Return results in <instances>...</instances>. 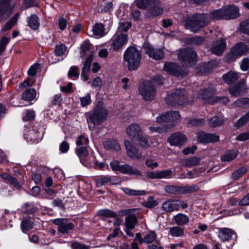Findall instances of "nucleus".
Listing matches in <instances>:
<instances>
[{"instance_id": "ddd939ff", "label": "nucleus", "mask_w": 249, "mask_h": 249, "mask_svg": "<svg viewBox=\"0 0 249 249\" xmlns=\"http://www.w3.org/2000/svg\"><path fill=\"white\" fill-rule=\"evenodd\" d=\"M14 6L11 0H0V20L8 18L13 12Z\"/></svg>"}, {"instance_id": "c03bdc74", "label": "nucleus", "mask_w": 249, "mask_h": 249, "mask_svg": "<svg viewBox=\"0 0 249 249\" xmlns=\"http://www.w3.org/2000/svg\"><path fill=\"white\" fill-rule=\"evenodd\" d=\"M19 16V14H15L11 19L8 21L4 27L2 29V31H4L11 29L13 26L17 22L18 18Z\"/></svg>"}, {"instance_id": "6e6552de", "label": "nucleus", "mask_w": 249, "mask_h": 249, "mask_svg": "<svg viewBox=\"0 0 249 249\" xmlns=\"http://www.w3.org/2000/svg\"><path fill=\"white\" fill-rule=\"evenodd\" d=\"M249 49L247 45L243 43L236 44L231 50L230 52L227 55L228 61H233L242 55L249 53Z\"/></svg>"}, {"instance_id": "a18cd8bd", "label": "nucleus", "mask_w": 249, "mask_h": 249, "mask_svg": "<svg viewBox=\"0 0 249 249\" xmlns=\"http://www.w3.org/2000/svg\"><path fill=\"white\" fill-rule=\"evenodd\" d=\"M169 233L172 236H181L184 234V230L179 227L175 226L170 228Z\"/></svg>"}, {"instance_id": "6ab92c4d", "label": "nucleus", "mask_w": 249, "mask_h": 249, "mask_svg": "<svg viewBox=\"0 0 249 249\" xmlns=\"http://www.w3.org/2000/svg\"><path fill=\"white\" fill-rule=\"evenodd\" d=\"M144 49L146 53L155 60H160L164 57V53L161 49H156L151 46H146Z\"/></svg>"}, {"instance_id": "4be33fe9", "label": "nucleus", "mask_w": 249, "mask_h": 249, "mask_svg": "<svg viewBox=\"0 0 249 249\" xmlns=\"http://www.w3.org/2000/svg\"><path fill=\"white\" fill-rule=\"evenodd\" d=\"M126 132L129 137L134 140L141 134V128L139 124H132L126 128Z\"/></svg>"}, {"instance_id": "412c9836", "label": "nucleus", "mask_w": 249, "mask_h": 249, "mask_svg": "<svg viewBox=\"0 0 249 249\" xmlns=\"http://www.w3.org/2000/svg\"><path fill=\"white\" fill-rule=\"evenodd\" d=\"M93 57V54L89 55L84 62L81 73V78L84 81H86L89 79V70Z\"/></svg>"}, {"instance_id": "79ce46f5", "label": "nucleus", "mask_w": 249, "mask_h": 249, "mask_svg": "<svg viewBox=\"0 0 249 249\" xmlns=\"http://www.w3.org/2000/svg\"><path fill=\"white\" fill-rule=\"evenodd\" d=\"M33 227V222L28 219L23 220L21 223V229L22 231L24 233L32 229Z\"/></svg>"}, {"instance_id": "a19ab883", "label": "nucleus", "mask_w": 249, "mask_h": 249, "mask_svg": "<svg viewBox=\"0 0 249 249\" xmlns=\"http://www.w3.org/2000/svg\"><path fill=\"white\" fill-rule=\"evenodd\" d=\"M112 177L109 176H102L96 179V183L98 187H101L104 184L111 182Z\"/></svg>"}, {"instance_id": "20e7f679", "label": "nucleus", "mask_w": 249, "mask_h": 249, "mask_svg": "<svg viewBox=\"0 0 249 249\" xmlns=\"http://www.w3.org/2000/svg\"><path fill=\"white\" fill-rule=\"evenodd\" d=\"M178 57L182 65L187 67L194 65L197 60L196 53L189 48L180 50L178 53Z\"/></svg>"}, {"instance_id": "473e14b6", "label": "nucleus", "mask_w": 249, "mask_h": 249, "mask_svg": "<svg viewBox=\"0 0 249 249\" xmlns=\"http://www.w3.org/2000/svg\"><path fill=\"white\" fill-rule=\"evenodd\" d=\"M174 220L178 225L182 226L188 223L189 219L186 214L179 213L174 217Z\"/></svg>"}, {"instance_id": "de8ad7c7", "label": "nucleus", "mask_w": 249, "mask_h": 249, "mask_svg": "<svg viewBox=\"0 0 249 249\" xmlns=\"http://www.w3.org/2000/svg\"><path fill=\"white\" fill-rule=\"evenodd\" d=\"M229 92L231 96L237 97L243 94L242 88L240 86H233L229 89Z\"/></svg>"}, {"instance_id": "f704fd0d", "label": "nucleus", "mask_w": 249, "mask_h": 249, "mask_svg": "<svg viewBox=\"0 0 249 249\" xmlns=\"http://www.w3.org/2000/svg\"><path fill=\"white\" fill-rule=\"evenodd\" d=\"M156 0H136V6L142 9H147L153 3H156Z\"/></svg>"}, {"instance_id": "37998d69", "label": "nucleus", "mask_w": 249, "mask_h": 249, "mask_svg": "<svg viewBox=\"0 0 249 249\" xmlns=\"http://www.w3.org/2000/svg\"><path fill=\"white\" fill-rule=\"evenodd\" d=\"M223 117L220 116H214L209 120V124L213 127L220 125L223 124Z\"/></svg>"}, {"instance_id": "052dcab7", "label": "nucleus", "mask_w": 249, "mask_h": 249, "mask_svg": "<svg viewBox=\"0 0 249 249\" xmlns=\"http://www.w3.org/2000/svg\"><path fill=\"white\" fill-rule=\"evenodd\" d=\"M249 121V111L244 116H243L242 118L239 119L237 123L236 126L238 127H240L243 125H244L248 121Z\"/></svg>"}, {"instance_id": "a878e982", "label": "nucleus", "mask_w": 249, "mask_h": 249, "mask_svg": "<svg viewBox=\"0 0 249 249\" xmlns=\"http://www.w3.org/2000/svg\"><path fill=\"white\" fill-rule=\"evenodd\" d=\"M177 200H169L162 204V209L166 212L178 211V204Z\"/></svg>"}, {"instance_id": "3c124183", "label": "nucleus", "mask_w": 249, "mask_h": 249, "mask_svg": "<svg viewBox=\"0 0 249 249\" xmlns=\"http://www.w3.org/2000/svg\"><path fill=\"white\" fill-rule=\"evenodd\" d=\"M132 26V24L130 22H122L120 23L118 30L121 33L126 32Z\"/></svg>"}, {"instance_id": "09e8293b", "label": "nucleus", "mask_w": 249, "mask_h": 249, "mask_svg": "<svg viewBox=\"0 0 249 249\" xmlns=\"http://www.w3.org/2000/svg\"><path fill=\"white\" fill-rule=\"evenodd\" d=\"M67 50L66 47L64 44L56 45L54 48V53L56 55L60 56L64 54Z\"/></svg>"}, {"instance_id": "6e6d98bb", "label": "nucleus", "mask_w": 249, "mask_h": 249, "mask_svg": "<svg viewBox=\"0 0 249 249\" xmlns=\"http://www.w3.org/2000/svg\"><path fill=\"white\" fill-rule=\"evenodd\" d=\"M137 139H138L140 145L143 147H148L150 146V142L145 136H142L141 134Z\"/></svg>"}, {"instance_id": "39448f33", "label": "nucleus", "mask_w": 249, "mask_h": 249, "mask_svg": "<svg viewBox=\"0 0 249 249\" xmlns=\"http://www.w3.org/2000/svg\"><path fill=\"white\" fill-rule=\"evenodd\" d=\"M208 23V16L204 14L199 15L187 21L186 27L194 32H196Z\"/></svg>"}, {"instance_id": "864d4df0", "label": "nucleus", "mask_w": 249, "mask_h": 249, "mask_svg": "<svg viewBox=\"0 0 249 249\" xmlns=\"http://www.w3.org/2000/svg\"><path fill=\"white\" fill-rule=\"evenodd\" d=\"M89 143V140L88 137L84 135H80L78 137L76 141L77 145H87Z\"/></svg>"}, {"instance_id": "680f3d73", "label": "nucleus", "mask_w": 249, "mask_h": 249, "mask_svg": "<svg viewBox=\"0 0 249 249\" xmlns=\"http://www.w3.org/2000/svg\"><path fill=\"white\" fill-rule=\"evenodd\" d=\"M103 85V81L101 78L99 77H97L93 80L91 87L93 88H97L98 89H100Z\"/></svg>"}, {"instance_id": "774afa93", "label": "nucleus", "mask_w": 249, "mask_h": 249, "mask_svg": "<svg viewBox=\"0 0 249 249\" xmlns=\"http://www.w3.org/2000/svg\"><path fill=\"white\" fill-rule=\"evenodd\" d=\"M240 68L243 71H247L249 69V58H244L242 59Z\"/></svg>"}, {"instance_id": "e2e57ef3", "label": "nucleus", "mask_w": 249, "mask_h": 249, "mask_svg": "<svg viewBox=\"0 0 249 249\" xmlns=\"http://www.w3.org/2000/svg\"><path fill=\"white\" fill-rule=\"evenodd\" d=\"M110 167L111 169L116 172H121V168L122 167V164L117 160H113L110 163Z\"/></svg>"}, {"instance_id": "2f4dec72", "label": "nucleus", "mask_w": 249, "mask_h": 249, "mask_svg": "<svg viewBox=\"0 0 249 249\" xmlns=\"http://www.w3.org/2000/svg\"><path fill=\"white\" fill-rule=\"evenodd\" d=\"M36 95V90L34 89H26L22 94L23 99L28 101L34 100Z\"/></svg>"}, {"instance_id": "49530a36", "label": "nucleus", "mask_w": 249, "mask_h": 249, "mask_svg": "<svg viewBox=\"0 0 249 249\" xmlns=\"http://www.w3.org/2000/svg\"><path fill=\"white\" fill-rule=\"evenodd\" d=\"M98 214L102 216L110 218H115L117 216V214L115 212L108 209L100 210L98 212Z\"/></svg>"}, {"instance_id": "13d9d810", "label": "nucleus", "mask_w": 249, "mask_h": 249, "mask_svg": "<svg viewBox=\"0 0 249 249\" xmlns=\"http://www.w3.org/2000/svg\"><path fill=\"white\" fill-rule=\"evenodd\" d=\"M205 121L203 119L195 118L191 119L188 124L192 126H202L205 124Z\"/></svg>"}, {"instance_id": "f03ea898", "label": "nucleus", "mask_w": 249, "mask_h": 249, "mask_svg": "<svg viewBox=\"0 0 249 249\" xmlns=\"http://www.w3.org/2000/svg\"><path fill=\"white\" fill-rule=\"evenodd\" d=\"M165 102L168 105L185 106L192 103L193 100L189 99L185 89H177L167 96Z\"/></svg>"}, {"instance_id": "4d7b16f0", "label": "nucleus", "mask_w": 249, "mask_h": 249, "mask_svg": "<svg viewBox=\"0 0 249 249\" xmlns=\"http://www.w3.org/2000/svg\"><path fill=\"white\" fill-rule=\"evenodd\" d=\"M68 76L69 77H78L79 76L78 68L75 66L71 67L68 71Z\"/></svg>"}, {"instance_id": "423d86ee", "label": "nucleus", "mask_w": 249, "mask_h": 249, "mask_svg": "<svg viewBox=\"0 0 249 249\" xmlns=\"http://www.w3.org/2000/svg\"><path fill=\"white\" fill-rule=\"evenodd\" d=\"M139 91L142 99L146 101L153 100L156 95V91L151 81H145L141 84Z\"/></svg>"}, {"instance_id": "5701e85b", "label": "nucleus", "mask_w": 249, "mask_h": 249, "mask_svg": "<svg viewBox=\"0 0 249 249\" xmlns=\"http://www.w3.org/2000/svg\"><path fill=\"white\" fill-rule=\"evenodd\" d=\"M214 91L211 89H205L200 90L198 94V98L204 100L205 103L207 104H213V103H211L215 98Z\"/></svg>"}, {"instance_id": "1a4fd4ad", "label": "nucleus", "mask_w": 249, "mask_h": 249, "mask_svg": "<svg viewBox=\"0 0 249 249\" xmlns=\"http://www.w3.org/2000/svg\"><path fill=\"white\" fill-rule=\"evenodd\" d=\"M198 190V187L196 185L183 187L169 185L165 187V191L166 192L173 194L177 193L187 194L196 192Z\"/></svg>"}, {"instance_id": "72a5a7b5", "label": "nucleus", "mask_w": 249, "mask_h": 249, "mask_svg": "<svg viewBox=\"0 0 249 249\" xmlns=\"http://www.w3.org/2000/svg\"><path fill=\"white\" fill-rule=\"evenodd\" d=\"M208 18V22L210 19H224L223 8L213 11L210 15L206 14Z\"/></svg>"}, {"instance_id": "c756f323", "label": "nucleus", "mask_w": 249, "mask_h": 249, "mask_svg": "<svg viewBox=\"0 0 249 249\" xmlns=\"http://www.w3.org/2000/svg\"><path fill=\"white\" fill-rule=\"evenodd\" d=\"M121 173L129 175H140L141 172L136 168H133L127 164H122L121 168Z\"/></svg>"}, {"instance_id": "cd10ccee", "label": "nucleus", "mask_w": 249, "mask_h": 249, "mask_svg": "<svg viewBox=\"0 0 249 249\" xmlns=\"http://www.w3.org/2000/svg\"><path fill=\"white\" fill-rule=\"evenodd\" d=\"M28 26L33 30H37L40 26V19L38 17L35 15H31L27 18Z\"/></svg>"}, {"instance_id": "69168bd1", "label": "nucleus", "mask_w": 249, "mask_h": 249, "mask_svg": "<svg viewBox=\"0 0 249 249\" xmlns=\"http://www.w3.org/2000/svg\"><path fill=\"white\" fill-rule=\"evenodd\" d=\"M235 140L237 141L243 142L249 140V131L248 132H243L239 134Z\"/></svg>"}, {"instance_id": "c9c22d12", "label": "nucleus", "mask_w": 249, "mask_h": 249, "mask_svg": "<svg viewBox=\"0 0 249 249\" xmlns=\"http://www.w3.org/2000/svg\"><path fill=\"white\" fill-rule=\"evenodd\" d=\"M238 152L237 150H232L226 152L221 156V160L223 161H230L234 159L237 156Z\"/></svg>"}, {"instance_id": "a211bd4d", "label": "nucleus", "mask_w": 249, "mask_h": 249, "mask_svg": "<svg viewBox=\"0 0 249 249\" xmlns=\"http://www.w3.org/2000/svg\"><path fill=\"white\" fill-rule=\"evenodd\" d=\"M168 141L171 145L180 146L186 141V136L179 133H175L168 138Z\"/></svg>"}, {"instance_id": "b1692460", "label": "nucleus", "mask_w": 249, "mask_h": 249, "mask_svg": "<svg viewBox=\"0 0 249 249\" xmlns=\"http://www.w3.org/2000/svg\"><path fill=\"white\" fill-rule=\"evenodd\" d=\"M136 238L141 244L144 242L147 244H150L156 240V234L153 231H150L145 235L143 238H142L140 233H137L136 235Z\"/></svg>"}, {"instance_id": "0eeeda50", "label": "nucleus", "mask_w": 249, "mask_h": 249, "mask_svg": "<svg viewBox=\"0 0 249 249\" xmlns=\"http://www.w3.org/2000/svg\"><path fill=\"white\" fill-rule=\"evenodd\" d=\"M76 155L82 164L87 167H91L95 157L92 153L89 154L86 147L82 146L75 149Z\"/></svg>"}, {"instance_id": "9b49d317", "label": "nucleus", "mask_w": 249, "mask_h": 249, "mask_svg": "<svg viewBox=\"0 0 249 249\" xmlns=\"http://www.w3.org/2000/svg\"><path fill=\"white\" fill-rule=\"evenodd\" d=\"M128 40V37L126 34H115L111 40V48L114 51H119L127 43Z\"/></svg>"}, {"instance_id": "4c0bfd02", "label": "nucleus", "mask_w": 249, "mask_h": 249, "mask_svg": "<svg viewBox=\"0 0 249 249\" xmlns=\"http://www.w3.org/2000/svg\"><path fill=\"white\" fill-rule=\"evenodd\" d=\"M137 222V218L134 215H129L125 217V223L127 228L133 229Z\"/></svg>"}, {"instance_id": "e433bc0d", "label": "nucleus", "mask_w": 249, "mask_h": 249, "mask_svg": "<svg viewBox=\"0 0 249 249\" xmlns=\"http://www.w3.org/2000/svg\"><path fill=\"white\" fill-rule=\"evenodd\" d=\"M105 147L107 149H114L118 151L120 149V146L117 141L114 140H109L106 141L104 143Z\"/></svg>"}, {"instance_id": "603ef678", "label": "nucleus", "mask_w": 249, "mask_h": 249, "mask_svg": "<svg viewBox=\"0 0 249 249\" xmlns=\"http://www.w3.org/2000/svg\"><path fill=\"white\" fill-rule=\"evenodd\" d=\"M158 205V202L154 200V198L153 196H150L148 197L147 200L145 201L143 205L149 208H152L155 206H156Z\"/></svg>"}, {"instance_id": "8fccbe9b", "label": "nucleus", "mask_w": 249, "mask_h": 249, "mask_svg": "<svg viewBox=\"0 0 249 249\" xmlns=\"http://www.w3.org/2000/svg\"><path fill=\"white\" fill-rule=\"evenodd\" d=\"M246 171L247 169L245 167H241L232 173L231 177L233 179L237 180L245 174Z\"/></svg>"}, {"instance_id": "f3484780", "label": "nucleus", "mask_w": 249, "mask_h": 249, "mask_svg": "<svg viewBox=\"0 0 249 249\" xmlns=\"http://www.w3.org/2000/svg\"><path fill=\"white\" fill-rule=\"evenodd\" d=\"M224 19H234L239 16V9L233 5H228L223 7Z\"/></svg>"}, {"instance_id": "2eb2a0df", "label": "nucleus", "mask_w": 249, "mask_h": 249, "mask_svg": "<svg viewBox=\"0 0 249 249\" xmlns=\"http://www.w3.org/2000/svg\"><path fill=\"white\" fill-rule=\"evenodd\" d=\"M226 49V41L224 38L213 42L211 48L213 53L216 55H221Z\"/></svg>"}, {"instance_id": "bf43d9fd", "label": "nucleus", "mask_w": 249, "mask_h": 249, "mask_svg": "<svg viewBox=\"0 0 249 249\" xmlns=\"http://www.w3.org/2000/svg\"><path fill=\"white\" fill-rule=\"evenodd\" d=\"M39 68V65L37 63H35L31 66L28 70V73L30 76H35L36 73L38 69Z\"/></svg>"}, {"instance_id": "5fc2aeb1", "label": "nucleus", "mask_w": 249, "mask_h": 249, "mask_svg": "<svg viewBox=\"0 0 249 249\" xmlns=\"http://www.w3.org/2000/svg\"><path fill=\"white\" fill-rule=\"evenodd\" d=\"M80 104L82 107H85L91 103L90 95L89 93L86 94L84 97L80 98Z\"/></svg>"}, {"instance_id": "58836bf2", "label": "nucleus", "mask_w": 249, "mask_h": 249, "mask_svg": "<svg viewBox=\"0 0 249 249\" xmlns=\"http://www.w3.org/2000/svg\"><path fill=\"white\" fill-rule=\"evenodd\" d=\"M200 158L193 157L184 160H183V164L185 166L190 167L199 164L200 162Z\"/></svg>"}, {"instance_id": "393cba45", "label": "nucleus", "mask_w": 249, "mask_h": 249, "mask_svg": "<svg viewBox=\"0 0 249 249\" xmlns=\"http://www.w3.org/2000/svg\"><path fill=\"white\" fill-rule=\"evenodd\" d=\"M234 234L236 236V235L232 230L228 228H224L219 231L218 236L221 241L225 242L230 240L231 236Z\"/></svg>"}, {"instance_id": "0e129e2a", "label": "nucleus", "mask_w": 249, "mask_h": 249, "mask_svg": "<svg viewBox=\"0 0 249 249\" xmlns=\"http://www.w3.org/2000/svg\"><path fill=\"white\" fill-rule=\"evenodd\" d=\"M170 170H166L158 172V179L167 178L172 174Z\"/></svg>"}, {"instance_id": "338daca9", "label": "nucleus", "mask_w": 249, "mask_h": 249, "mask_svg": "<svg viewBox=\"0 0 249 249\" xmlns=\"http://www.w3.org/2000/svg\"><path fill=\"white\" fill-rule=\"evenodd\" d=\"M72 249H89L90 247L78 242H74L71 244Z\"/></svg>"}, {"instance_id": "bb28decb", "label": "nucleus", "mask_w": 249, "mask_h": 249, "mask_svg": "<svg viewBox=\"0 0 249 249\" xmlns=\"http://www.w3.org/2000/svg\"><path fill=\"white\" fill-rule=\"evenodd\" d=\"M164 70L171 75L176 76L180 75L178 66L173 63H166L164 66Z\"/></svg>"}, {"instance_id": "aec40b11", "label": "nucleus", "mask_w": 249, "mask_h": 249, "mask_svg": "<svg viewBox=\"0 0 249 249\" xmlns=\"http://www.w3.org/2000/svg\"><path fill=\"white\" fill-rule=\"evenodd\" d=\"M128 156L133 159L140 160L142 158V155L139 152V150L133 146L128 141L124 142Z\"/></svg>"}, {"instance_id": "f8f14e48", "label": "nucleus", "mask_w": 249, "mask_h": 249, "mask_svg": "<svg viewBox=\"0 0 249 249\" xmlns=\"http://www.w3.org/2000/svg\"><path fill=\"white\" fill-rule=\"evenodd\" d=\"M53 223L58 226V231L63 234H68L70 231L74 228V224L66 219H55L53 220Z\"/></svg>"}, {"instance_id": "7ed1b4c3", "label": "nucleus", "mask_w": 249, "mask_h": 249, "mask_svg": "<svg viewBox=\"0 0 249 249\" xmlns=\"http://www.w3.org/2000/svg\"><path fill=\"white\" fill-rule=\"evenodd\" d=\"M108 114V111L103 103L99 102L89 113V119L94 125H99L106 119Z\"/></svg>"}, {"instance_id": "dca6fc26", "label": "nucleus", "mask_w": 249, "mask_h": 249, "mask_svg": "<svg viewBox=\"0 0 249 249\" xmlns=\"http://www.w3.org/2000/svg\"><path fill=\"white\" fill-rule=\"evenodd\" d=\"M24 137L28 142H38L42 139L43 135L41 132L35 129H29L24 133Z\"/></svg>"}, {"instance_id": "9d476101", "label": "nucleus", "mask_w": 249, "mask_h": 249, "mask_svg": "<svg viewBox=\"0 0 249 249\" xmlns=\"http://www.w3.org/2000/svg\"><path fill=\"white\" fill-rule=\"evenodd\" d=\"M181 116L178 111H170L157 118V121L160 124L170 123L173 124L179 121Z\"/></svg>"}, {"instance_id": "c85d7f7f", "label": "nucleus", "mask_w": 249, "mask_h": 249, "mask_svg": "<svg viewBox=\"0 0 249 249\" xmlns=\"http://www.w3.org/2000/svg\"><path fill=\"white\" fill-rule=\"evenodd\" d=\"M239 73L230 71L224 74L222 77L225 83L228 84H231L235 82L239 78Z\"/></svg>"}, {"instance_id": "f257e3e1", "label": "nucleus", "mask_w": 249, "mask_h": 249, "mask_svg": "<svg viewBox=\"0 0 249 249\" xmlns=\"http://www.w3.org/2000/svg\"><path fill=\"white\" fill-rule=\"evenodd\" d=\"M141 58L140 52L135 47L129 46L124 51V59L127 62L129 70H136L140 64Z\"/></svg>"}, {"instance_id": "ea45409f", "label": "nucleus", "mask_w": 249, "mask_h": 249, "mask_svg": "<svg viewBox=\"0 0 249 249\" xmlns=\"http://www.w3.org/2000/svg\"><path fill=\"white\" fill-rule=\"evenodd\" d=\"M122 190L125 194L130 196H143L145 194L144 190H133L127 187L122 188Z\"/></svg>"}, {"instance_id": "7c9ffc66", "label": "nucleus", "mask_w": 249, "mask_h": 249, "mask_svg": "<svg viewBox=\"0 0 249 249\" xmlns=\"http://www.w3.org/2000/svg\"><path fill=\"white\" fill-rule=\"evenodd\" d=\"M92 32L95 36L101 37L106 35L104 25L101 23L95 24L92 28Z\"/></svg>"}, {"instance_id": "4468645a", "label": "nucleus", "mask_w": 249, "mask_h": 249, "mask_svg": "<svg viewBox=\"0 0 249 249\" xmlns=\"http://www.w3.org/2000/svg\"><path fill=\"white\" fill-rule=\"evenodd\" d=\"M156 3H152L146 10L145 16L148 18H153L161 15L163 9L160 6V0H156Z\"/></svg>"}]
</instances>
